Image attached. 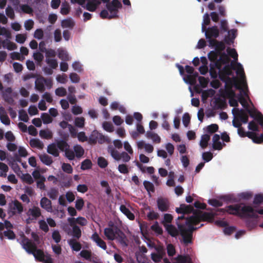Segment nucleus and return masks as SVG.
<instances>
[{"instance_id":"obj_1","label":"nucleus","mask_w":263,"mask_h":263,"mask_svg":"<svg viewBox=\"0 0 263 263\" xmlns=\"http://www.w3.org/2000/svg\"><path fill=\"white\" fill-rule=\"evenodd\" d=\"M213 218L211 213L203 212L196 210L194 215L186 218L180 216L176 220V224L180 231V235L182 238V242L185 246L192 243L193 232L197 229L203 226L201 224L199 227H195L201 221H210Z\"/></svg>"},{"instance_id":"obj_2","label":"nucleus","mask_w":263,"mask_h":263,"mask_svg":"<svg viewBox=\"0 0 263 263\" xmlns=\"http://www.w3.org/2000/svg\"><path fill=\"white\" fill-rule=\"evenodd\" d=\"M223 212H227L230 214L239 216L241 217H249L257 218L258 216L254 213V209L249 205L241 206L240 204L230 205L226 209H221Z\"/></svg>"},{"instance_id":"obj_3","label":"nucleus","mask_w":263,"mask_h":263,"mask_svg":"<svg viewBox=\"0 0 263 263\" xmlns=\"http://www.w3.org/2000/svg\"><path fill=\"white\" fill-rule=\"evenodd\" d=\"M23 248L30 254H32L35 259L42 262L46 257V254H45L43 251L37 248L36 244L30 240L25 235L23 236L21 242Z\"/></svg>"},{"instance_id":"obj_4","label":"nucleus","mask_w":263,"mask_h":263,"mask_svg":"<svg viewBox=\"0 0 263 263\" xmlns=\"http://www.w3.org/2000/svg\"><path fill=\"white\" fill-rule=\"evenodd\" d=\"M233 85L235 86L236 89L243 91L245 96H248V88L244 90L242 87L237 83L236 78L234 77L233 79H231L228 77L227 78L226 87L224 91V94L226 97L229 99L235 97L236 93L232 88Z\"/></svg>"},{"instance_id":"obj_5","label":"nucleus","mask_w":263,"mask_h":263,"mask_svg":"<svg viewBox=\"0 0 263 263\" xmlns=\"http://www.w3.org/2000/svg\"><path fill=\"white\" fill-rule=\"evenodd\" d=\"M106 7L107 10L112 13V15L109 16V19L117 18L118 17V9L122 7V4L119 0H112L110 3L106 4Z\"/></svg>"},{"instance_id":"obj_6","label":"nucleus","mask_w":263,"mask_h":263,"mask_svg":"<svg viewBox=\"0 0 263 263\" xmlns=\"http://www.w3.org/2000/svg\"><path fill=\"white\" fill-rule=\"evenodd\" d=\"M204 32L206 39L208 40L209 43L210 40H216V39L219 36L220 34V31L217 26L206 28Z\"/></svg>"},{"instance_id":"obj_7","label":"nucleus","mask_w":263,"mask_h":263,"mask_svg":"<svg viewBox=\"0 0 263 263\" xmlns=\"http://www.w3.org/2000/svg\"><path fill=\"white\" fill-rule=\"evenodd\" d=\"M9 212L11 213L12 215L16 214H21L24 210L22 204L16 199L9 204Z\"/></svg>"},{"instance_id":"obj_8","label":"nucleus","mask_w":263,"mask_h":263,"mask_svg":"<svg viewBox=\"0 0 263 263\" xmlns=\"http://www.w3.org/2000/svg\"><path fill=\"white\" fill-rule=\"evenodd\" d=\"M109 228H106L104 229V233L105 236L108 240H113L116 239V234L117 230L119 229L117 227L115 226L114 223H109Z\"/></svg>"},{"instance_id":"obj_9","label":"nucleus","mask_w":263,"mask_h":263,"mask_svg":"<svg viewBox=\"0 0 263 263\" xmlns=\"http://www.w3.org/2000/svg\"><path fill=\"white\" fill-rule=\"evenodd\" d=\"M157 204L158 210L162 212H167L170 206V203L167 198L159 197L157 199Z\"/></svg>"},{"instance_id":"obj_10","label":"nucleus","mask_w":263,"mask_h":263,"mask_svg":"<svg viewBox=\"0 0 263 263\" xmlns=\"http://www.w3.org/2000/svg\"><path fill=\"white\" fill-rule=\"evenodd\" d=\"M232 112L234 116H237L240 122L244 124L248 122L249 117L247 114L242 109H239L238 108H233Z\"/></svg>"},{"instance_id":"obj_11","label":"nucleus","mask_w":263,"mask_h":263,"mask_svg":"<svg viewBox=\"0 0 263 263\" xmlns=\"http://www.w3.org/2000/svg\"><path fill=\"white\" fill-rule=\"evenodd\" d=\"M236 67H235L232 66V69H236V73L238 75H239V77H240L242 80V84L243 85V86L247 89L248 86L247 84V82L245 79V73L242 66L239 63H236Z\"/></svg>"},{"instance_id":"obj_12","label":"nucleus","mask_w":263,"mask_h":263,"mask_svg":"<svg viewBox=\"0 0 263 263\" xmlns=\"http://www.w3.org/2000/svg\"><path fill=\"white\" fill-rule=\"evenodd\" d=\"M225 42L218 41L217 40H211L210 41L209 45L212 47H215V50L221 54V51L226 48Z\"/></svg>"},{"instance_id":"obj_13","label":"nucleus","mask_w":263,"mask_h":263,"mask_svg":"<svg viewBox=\"0 0 263 263\" xmlns=\"http://www.w3.org/2000/svg\"><path fill=\"white\" fill-rule=\"evenodd\" d=\"M156 250L157 251V253L151 254V259L154 262L159 263L161 261L165 253L163 249L160 248H156Z\"/></svg>"},{"instance_id":"obj_14","label":"nucleus","mask_w":263,"mask_h":263,"mask_svg":"<svg viewBox=\"0 0 263 263\" xmlns=\"http://www.w3.org/2000/svg\"><path fill=\"white\" fill-rule=\"evenodd\" d=\"M237 29H232L228 31V34L226 35L224 39V42L225 43L228 45H230L233 43L234 39L236 38L237 35Z\"/></svg>"},{"instance_id":"obj_15","label":"nucleus","mask_w":263,"mask_h":263,"mask_svg":"<svg viewBox=\"0 0 263 263\" xmlns=\"http://www.w3.org/2000/svg\"><path fill=\"white\" fill-rule=\"evenodd\" d=\"M27 215L29 216H31L32 219L36 220L41 216V209L38 206H33L32 208L28 210Z\"/></svg>"},{"instance_id":"obj_16","label":"nucleus","mask_w":263,"mask_h":263,"mask_svg":"<svg viewBox=\"0 0 263 263\" xmlns=\"http://www.w3.org/2000/svg\"><path fill=\"white\" fill-rule=\"evenodd\" d=\"M115 239H117L123 246L126 247L128 245L127 237L125 234L120 229L117 230Z\"/></svg>"},{"instance_id":"obj_17","label":"nucleus","mask_w":263,"mask_h":263,"mask_svg":"<svg viewBox=\"0 0 263 263\" xmlns=\"http://www.w3.org/2000/svg\"><path fill=\"white\" fill-rule=\"evenodd\" d=\"M164 227L165 228L167 233L171 236L176 237L179 234L180 235V231L178 228L177 229L174 226L168 224H164Z\"/></svg>"},{"instance_id":"obj_18","label":"nucleus","mask_w":263,"mask_h":263,"mask_svg":"<svg viewBox=\"0 0 263 263\" xmlns=\"http://www.w3.org/2000/svg\"><path fill=\"white\" fill-rule=\"evenodd\" d=\"M91 238L99 247L104 250L107 249L106 242L100 237L97 232L93 233Z\"/></svg>"},{"instance_id":"obj_19","label":"nucleus","mask_w":263,"mask_h":263,"mask_svg":"<svg viewBox=\"0 0 263 263\" xmlns=\"http://www.w3.org/2000/svg\"><path fill=\"white\" fill-rule=\"evenodd\" d=\"M238 101L242 105V106L246 108L247 111L249 113V115L252 117H255L254 112L255 111H253L252 109L249 108V105L247 103L246 99L242 96L241 94L239 95L238 97Z\"/></svg>"},{"instance_id":"obj_20","label":"nucleus","mask_w":263,"mask_h":263,"mask_svg":"<svg viewBox=\"0 0 263 263\" xmlns=\"http://www.w3.org/2000/svg\"><path fill=\"white\" fill-rule=\"evenodd\" d=\"M40 205L43 209H44L47 212H51V201L47 198L45 197H43L40 201Z\"/></svg>"},{"instance_id":"obj_21","label":"nucleus","mask_w":263,"mask_h":263,"mask_svg":"<svg viewBox=\"0 0 263 263\" xmlns=\"http://www.w3.org/2000/svg\"><path fill=\"white\" fill-rule=\"evenodd\" d=\"M213 148L215 150H221L222 148V144L220 141V136L215 134L213 137Z\"/></svg>"},{"instance_id":"obj_22","label":"nucleus","mask_w":263,"mask_h":263,"mask_svg":"<svg viewBox=\"0 0 263 263\" xmlns=\"http://www.w3.org/2000/svg\"><path fill=\"white\" fill-rule=\"evenodd\" d=\"M45 78L41 77L37 78L35 82V88L39 91L43 92L45 91V88L44 86Z\"/></svg>"},{"instance_id":"obj_23","label":"nucleus","mask_w":263,"mask_h":263,"mask_svg":"<svg viewBox=\"0 0 263 263\" xmlns=\"http://www.w3.org/2000/svg\"><path fill=\"white\" fill-rule=\"evenodd\" d=\"M174 259L177 263H193L192 259L189 255H179Z\"/></svg>"},{"instance_id":"obj_24","label":"nucleus","mask_w":263,"mask_h":263,"mask_svg":"<svg viewBox=\"0 0 263 263\" xmlns=\"http://www.w3.org/2000/svg\"><path fill=\"white\" fill-rule=\"evenodd\" d=\"M120 210L129 220H133L135 219L134 214L125 205H121Z\"/></svg>"},{"instance_id":"obj_25","label":"nucleus","mask_w":263,"mask_h":263,"mask_svg":"<svg viewBox=\"0 0 263 263\" xmlns=\"http://www.w3.org/2000/svg\"><path fill=\"white\" fill-rule=\"evenodd\" d=\"M146 137L148 139H152L154 143H159L161 142L160 136L157 134L152 131H147L146 133Z\"/></svg>"},{"instance_id":"obj_26","label":"nucleus","mask_w":263,"mask_h":263,"mask_svg":"<svg viewBox=\"0 0 263 263\" xmlns=\"http://www.w3.org/2000/svg\"><path fill=\"white\" fill-rule=\"evenodd\" d=\"M68 242L73 251H79L82 248L81 244L75 239H70Z\"/></svg>"},{"instance_id":"obj_27","label":"nucleus","mask_w":263,"mask_h":263,"mask_svg":"<svg viewBox=\"0 0 263 263\" xmlns=\"http://www.w3.org/2000/svg\"><path fill=\"white\" fill-rule=\"evenodd\" d=\"M70 235L72 236L76 240L79 239L82 236V231L79 226H74L72 228Z\"/></svg>"},{"instance_id":"obj_28","label":"nucleus","mask_w":263,"mask_h":263,"mask_svg":"<svg viewBox=\"0 0 263 263\" xmlns=\"http://www.w3.org/2000/svg\"><path fill=\"white\" fill-rule=\"evenodd\" d=\"M47 153L57 157L59 156L57 146L54 143L49 144L47 147Z\"/></svg>"},{"instance_id":"obj_29","label":"nucleus","mask_w":263,"mask_h":263,"mask_svg":"<svg viewBox=\"0 0 263 263\" xmlns=\"http://www.w3.org/2000/svg\"><path fill=\"white\" fill-rule=\"evenodd\" d=\"M214 103L215 108L217 109H223L227 105L225 100L219 98H216Z\"/></svg>"},{"instance_id":"obj_30","label":"nucleus","mask_w":263,"mask_h":263,"mask_svg":"<svg viewBox=\"0 0 263 263\" xmlns=\"http://www.w3.org/2000/svg\"><path fill=\"white\" fill-rule=\"evenodd\" d=\"M39 157L41 162L46 165L49 166L53 163L52 157L46 154L40 155Z\"/></svg>"},{"instance_id":"obj_31","label":"nucleus","mask_w":263,"mask_h":263,"mask_svg":"<svg viewBox=\"0 0 263 263\" xmlns=\"http://www.w3.org/2000/svg\"><path fill=\"white\" fill-rule=\"evenodd\" d=\"M98 136H99V133L96 130H93L88 138V143L90 144L97 143L98 140Z\"/></svg>"},{"instance_id":"obj_32","label":"nucleus","mask_w":263,"mask_h":263,"mask_svg":"<svg viewBox=\"0 0 263 263\" xmlns=\"http://www.w3.org/2000/svg\"><path fill=\"white\" fill-rule=\"evenodd\" d=\"M108 152L110 154L111 156L116 160L119 161L121 159V154H120L112 146H108Z\"/></svg>"},{"instance_id":"obj_33","label":"nucleus","mask_w":263,"mask_h":263,"mask_svg":"<svg viewBox=\"0 0 263 263\" xmlns=\"http://www.w3.org/2000/svg\"><path fill=\"white\" fill-rule=\"evenodd\" d=\"M30 145L32 147L42 149L44 147L43 143L38 139H32L30 140Z\"/></svg>"},{"instance_id":"obj_34","label":"nucleus","mask_w":263,"mask_h":263,"mask_svg":"<svg viewBox=\"0 0 263 263\" xmlns=\"http://www.w3.org/2000/svg\"><path fill=\"white\" fill-rule=\"evenodd\" d=\"M58 51V57L59 59L64 61H67L69 60V55L67 52L63 49H59Z\"/></svg>"},{"instance_id":"obj_35","label":"nucleus","mask_w":263,"mask_h":263,"mask_svg":"<svg viewBox=\"0 0 263 263\" xmlns=\"http://www.w3.org/2000/svg\"><path fill=\"white\" fill-rule=\"evenodd\" d=\"M210 139V136L208 134L202 135L200 141V146L202 148H205L208 146L209 141Z\"/></svg>"},{"instance_id":"obj_36","label":"nucleus","mask_w":263,"mask_h":263,"mask_svg":"<svg viewBox=\"0 0 263 263\" xmlns=\"http://www.w3.org/2000/svg\"><path fill=\"white\" fill-rule=\"evenodd\" d=\"M143 185L145 189L148 193L149 196L151 197V192L154 193L155 190L154 184L148 181L145 180L143 182Z\"/></svg>"},{"instance_id":"obj_37","label":"nucleus","mask_w":263,"mask_h":263,"mask_svg":"<svg viewBox=\"0 0 263 263\" xmlns=\"http://www.w3.org/2000/svg\"><path fill=\"white\" fill-rule=\"evenodd\" d=\"M39 135L41 138L46 139H50L52 137V132L49 129L41 130Z\"/></svg>"},{"instance_id":"obj_38","label":"nucleus","mask_w":263,"mask_h":263,"mask_svg":"<svg viewBox=\"0 0 263 263\" xmlns=\"http://www.w3.org/2000/svg\"><path fill=\"white\" fill-rule=\"evenodd\" d=\"M221 54L219 52L214 50L211 51L208 54V58L211 62H213L218 60V57Z\"/></svg>"},{"instance_id":"obj_39","label":"nucleus","mask_w":263,"mask_h":263,"mask_svg":"<svg viewBox=\"0 0 263 263\" xmlns=\"http://www.w3.org/2000/svg\"><path fill=\"white\" fill-rule=\"evenodd\" d=\"M151 229L152 231L159 235H161L163 233V230L161 227H160L157 221L155 222V223L151 227Z\"/></svg>"},{"instance_id":"obj_40","label":"nucleus","mask_w":263,"mask_h":263,"mask_svg":"<svg viewBox=\"0 0 263 263\" xmlns=\"http://www.w3.org/2000/svg\"><path fill=\"white\" fill-rule=\"evenodd\" d=\"M74 26V22L70 19H66L62 22L63 28H72Z\"/></svg>"},{"instance_id":"obj_41","label":"nucleus","mask_w":263,"mask_h":263,"mask_svg":"<svg viewBox=\"0 0 263 263\" xmlns=\"http://www.w3.org/2000/svg\"><path fill=\"white\" fill-rule=\"evenodd\" d=\"M210 23V16L208 13H205L203 15V21L202 24V31L204 32L206 29V26L209 25Z\"/></svg>"},{"instance_id":"obj_42","label":"nucleus","mask_w":263,"mask_h":263,"mask_svg":"<svg viewBox=\"0 0 263 263\" xmlns=\"http://www.w3.org/2000/svg\"><path fill=\"white\" fill-rule=\"evenodd\" d=\"M57 146L61 151H64L66 148H68L69 145L67 143L63 140L58 141L57 143Z\"/></svg>"},{"instance_id":"obj_43","label":"nucleus","mask_w":263,"mask_h":263,"mask_svg":"<svg viewBox=\"0 0 263 263\" xmlns=\"http://www.w3.org/2000/svg\"><path fill=\"white\" fill-rule=\"evenodd\" d=\"M74 151L76 156L77 158L81 157L84 153V150L80 145H76L74 146Z\"/></svg>"},{"instance_id":"obj_44","label":"nucleus","mask_w":263,"mask_h":263,"mask_svg":"<svg viewBox=\"0 0 263 263\" xmlns=\"http://www.w3.org/2000/svg\"><path fill=\"white\" fill-rule=\"evenodd\" d=\"M92 162L89 159L84 160L81 163V168L82 170H88L91 168Z\"/></svg>"},{"instance_id":"obj_45","label":"nucleus","mask_w":263,"mask_h":263,"mask_svg":"<svg viewBox=\"0 0 263 263\" xmlns=\"http://www.w3.org/2000/svg\"><path fill=\"white\" fill-rule=\"evenodd\" d=\"M220 29V32L222 33L229 31L228 24L226 20L221 21Z\"/></svg>"},{"instance_id":"obj_46","label":"nucleus","mask_w":263,"mask_h":263,"mask_svg":"<svg viewBox=\"0 0 263 263\" xmlns=\"http://www.w3.org/2000/svg\"><path fill=\"white\" fill-rule=\"evenodd\" d=\"M98 164L102 168H105L108 164V161L102 157H100L98 159Z\"/></svg>"},{"instance_id":"obj_47","label":"nucleus","mask_w":263,"mask_h":263,"mask_svg":"<svg viewBox=\"0 0 263 263\" xmlns=\"http://www.w3.org/2000/svg\"><path fill=\"white\" fill-rule=\"evenodd\" d=\"M102 126L104 129L108 132L114 131V126L111 122L105 121L103 123Z\"/></svg>"},{"instance_id":"obj_48","label":"nucleus","mask_w":263,"mask_h":263,"mask_svg":"<svg viewBox=\"0 0 263 263\" xmlns=\"http://www.w3.org/2000/svg\"><path fill=\"white\" fill-rule=\"evenodd\" d=\"M182 206L183 207V210L184 214L194 213L196 211V210H194L193 206L191 205H186L185 204H182Z\"/></svg>"},{"instance_id":"obj_49","label":"nucleus","mask_w":263,"mask_h":263,"mask_svg":"<svg viewBox=\"0 0 263 263\" xmlns=\"http://www.w3.org/2000/svg\"><path fill=\"white\" fill-rule=\"evenodd\" d=\"M19 119L25 122L28 121L29 118L26 111L23 109L19 111Z\"/></svg>"},{"instance_id":"obj_50","label":"nucleus","mask_w":263,"mask_h":263,"mask_svg":"<svg viewBox=\"0 0 263 263\" xmlns=\"http://www.w3.org/2000/svg\"><path fill=\"white\" fill-rule=\"evenodd\" d=\"M41 118L44 124H49L52 121V118L47 113H43Z\"/></svg>"},{"instance_id":"obj_51","label":"nucleus","mask_w":263,"mask_h":263,"mask_svg":"<svg viewBox=\"0 0 263 263\" xmlns=\"http://www.w3.org/2000/svg\"><path fill=\"white\" fill-rule=\"evenodd\" d=\"M85 119L83 117H77L74 121V124L76 126L82 128L84 126Z\"/></svg>"},{"instance_id":"obj_52","label":"nucleus","mask_w":263,"mask_h":263,"mask_svg":"<svg viewBox=\"0 0 263 263\" xmlns=\"http://www.w3.org/2000/svg\"><path fill=\"white\" fill-rule=\"evenodd\" d=\"M59 194L58 190L55 188H52L48 193V196L52 199H55Z\"/></svg>"},{"instance_id":"obj_53","label":"nucleus","mask_w":263,"mask_h":263,"mask_svg":"<svg viewBox=\"0 0 263 263\" xmlns=\"http://www.w3.org/2000/svg\"><path fill=\"white\" fill-rule=\"evenodd\" d=\"M218 129V126L216 124H212L206 127V132L210 134L215 133Z\"/></svg>"},{"instance_id":"obj_54","label":"nucleus","mask_w":263,"mask_h":263,"mask_svg":"<svg viewBox=\"0 0 263 263\" xmlns=\"http://www.w3.org/2000/svg\"><path fill=\"white\" fill-rule=\"evenodd\" d=\"M62 168L64 172L68 174H71L73 171L72 166L69 163H63Z\"/></svg>"},{"instance_id":"obj_55","label":"nucleus","mask_w":263,"mask_h":263,"mask_svg":"<svg viewBox=\"0 0 263 263\" xmlns=\"http://www.w3.org/2000/svg\"><path fill=\"white\" fill-rule=\"evenodd\" d=\"M55 93L57 96L59 97H64L67 94L66 90L63 87H59L55 90Z\"/></svg>"},{"instance_id":"obj_56","label":"nucleus","mask_w":263,"mask_h":263,"mask_svg":"<svg viewBox=\"0 0 263 263\" xmlns=\"http://www.w3.org/2000/svg\"><path fill=\"white\" fill-rule=\"evenodd\" d=\"M80 255L81 257L84 258L87 260H89L91 257V252L87 250H83L81 251Z\"/></svg>"},{"instance_id":"obj_57","label":"nucleus","mask_w":263,"mask_h":263,"mask_svg":"<svg viewBox=\"0 0 263 263\" xmlns=\"http://www.w3.org/2000/svg\"><path fill=\"white\" fill-rule=\"evenodd\" d=\"M191 117L189 113L184 114L182 117V122L185 127H187L190 123Z\"/></svg>"},{"instance_id":"obj_58","label":"nucleus","mask_w":263,"mask_h":263,"mask_svg":"<svg viewBox=\"0 0 263 263\" xmlns=\"http://www.w3.org/2000/svg\"><path fill=\"white\" fill-rule=\"evenodd\" d=\"M166 249L167 254L169 256H173L175 254L176 250L174 246L172 244H168L167 246Z\"/></svg>"},{"instance_id":"obj_59","label":"nucleus","mask_w":263,"mask_h":263,"mask_svg":"<svg viewBox=\"0 0 263 263\" xmlns=\"http://www.w3.org/2000/svg\"><path fill=\"white\" fill-rule=\"evenodd\" d=\"M65 157L69 160H73L75 157L74 152L69 148H66L65 150Z\"/></svg>"},{"instance_id":"obj_60","label":"nucleus","mask_w":263,"mask_h":263,"mask_svg":"<svg viewBox=\"0 0 263 263\" xmlns=\"http://www.w3.org/2000/svg\"><path fill=\"white\" fill-rule=\"evenodd\" d=\"M227 52L229 55L235 61H237L238 60V54L235 49L228 48Z\"/></svg>"},{"instance_id":"obj_61","label":"nucleus","mask_w":263,"mask_h":263,"mask_svg":"<svg viewBox=\"0 0 263 263\" xmlns=\"http://www.w3.org/2000/svg\"><path fill=\"white\" fill-rule=\"evenodd\" d=\"M46 62L52 69H55L58 65V62L55 59H46Z\"/></svg>"},{"instance_id":"obj_62","label":"nucleus","mask_w":263,"mask_h":263,"mask_svg":"<svg viewBox=\"0 0 263 263\" xmlns=\"http://www.w3.org/2000/svg\"><path fill=\"white\" fill-rule=\"evenodd\" d=\"M6 15L11 19L13 20L15 17L14 12L13 8L8 6L6 9Z\"/></svg>"},{"instance_id":"obj_63","label":"nucleus","mask_w":263,"mask_h":263,"mask_svg":"<svg viewBox=\"0 0 263 263\" xmlns=\"http://www.w3.org/2000/svg\"><path fill=\"white\" fill-rule=\"evenodd\" d=\"M23 176L22 179L28 184H31L33 183V180L29 174L27 173Z\"/></svg>"},{"instance_id":"obj_64","label":"nucleus","mask_w":263,"mask_h":263,"mask_svg":"<svg viewBox=\"0 0 263 263\" xmlns=\"http://www.w3.org/2000/svg\"><path fill=\"white\" fill-rule=\"evenodd\" d=\"M263 202V195L262 194H257L255 196L253 203L254 204L259 205Z\"/></svg>"}]
</instances>
